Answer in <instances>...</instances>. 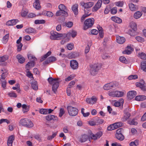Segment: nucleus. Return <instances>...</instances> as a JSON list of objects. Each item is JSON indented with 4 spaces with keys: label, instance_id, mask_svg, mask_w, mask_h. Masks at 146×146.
Masks as SVG:
<instances>
[{
    "label": "nucleus",
    "instance_id": "1",
    "mask_svg": "<svg viewBox=\"0 0 146 146\" xmlns=\"http://www.w3.org/2000/svg\"><path fill=\"white\" fill-rule=\"evenodd\" d=\"M90 72L93 76H95L97 74L99 70L101 68V66L98 64L90 65Z\"/></svg>",
    "mask_w": 146,
    "mask_h": 146
},
{
    "label": "nucleus",
    "instance_id": "2",
    "mask_svg": "<svg viewBox=\"0 0 146 146\" xmlns=\"http://www.w3.org/2000/svg\"><path fill=\"white\" fill-rule=\"evenodd\" d=\"M20 123L21 125L28 128H31L33 126L32 122L27 119H21L20 121Z\"/></svg>",
    "mask_w": 146,
    "mask_h": 146
},
{
    "label": "nucleus",
    "instance_id": "3",
    "mask_svg": "<svg viewBox=\"0 0 146 146\" xmlns=\"http://www.w3.org/2000/svg\"><path fill=\"white\" fill-rule=\"evenodd\" d=\"M94 19L93 18L88 19L84 21L85 26L84 29L86 30L88 29L91 27L94 23Z\"/></svg>",
    "mask_w": 146,
    "mask_h": 146
},
{
    "label": "nucleus",
    "instance_id": "4",
    "mask_svg": "<svg viewBox=\"0 0 146 146\" xmlns=\"http://www.w3.org/2000/svg\"><path fill=\"white\" fill-rule=\"evenodd\" d=\"M67 109L68 113L70 116H75L78 114V110L76 108L69 106L67 107Z\"/></svg>",
    "mask_w": 146,
    "mask_h": 146
},
{
    "label": "nucleus",
    "instance_id": "5",
    "mask_svg": "<svg viewBox=\"0 0 146 146\" xmlns=\"http://www.w3.org/2000/svg\"><path fill=\"white\" fill-rule=\"evenodd\" d=\"M50 33L51 36H50V38L52 40H56L57 38L59 37L64 38L67 36L65 34L58 33L54 31H52Z\"/></svg>",
    "mask_w": 146,
    "mask_h": 146
},
{
    "label": "nucleus",
    "instance_id": "6",
    "mask_svg": "<svg viewBox=\"0 0 146 146\" xmlns=\"http://www.w3.org/2000/svg\"><path fill=\"white\" fill-rule=\"evenodd\" d=\"M7 72H3L1 75V78H0V84L1 86L3 89L6 88L7 82L5 79L7 76Z\"/></svg>",
    "mask_w": 146,
    "mask_h": 146
},
{
    "label": "nucleus",
    "instance_id": "7",
    "mask_svg": "<svg viewBox=\"0 0 146 146\" xmlns=\"http://www.w3.org/2000/svg\"><path fill=\"white\" fill-rule=\"evenodd\" d=\"M118 84V83L116 82H110L105 84L104 86V89L105 90H109L117 86Z\"/></svg>",
    "mask_w": 146,
    "mask_h": 146
},
{
    "label": "nucleus",
    "instance_id": "8",
    "mask_svg": "<svg viewBox=\"0 0 146 146\" xmlns=\"http://www.w3.org/2000/svg\"><path fill=\"white\" fill-rule=\"evenodd\" d=\"M103 133L102 131H99L96 134L92 133L90 134L91 139L94 140H96L99 139L103 135Z\"/></svg>",
    "mask_w": 146,
    "mask_h": 146
},
{
    "label": "nucleus",
    "instance_id": "9",
    "mask_svg": "<svg viewBox=\"0 0 146 146\" xmlns=\"http://www.w3.org/2000/svg\"><path fill=\"white\" fill-rule=\"evenodd\" d=\"M81 5L84 8L86 9V10L89 11L90 8L92 7L94 5V3L92 2H90L85 3L81 2L80 3Z\"/></svg>",
    "mask_w": 146,
    "mask_h": 146
},
{
    "label": "nucleus",
    "instance_id": "10",
    "mask_svg": "<svg viewBox=\"0 0 146 146\" xmlns=\"http://www.w3.org/2000/svg\"><path fill=\"white\" fill-rule=\"evenodd\" d=\"M129 110V108H127L124 110V115L122 119L123 121H126L130 116V113L128 111Z\"/></svg>",
    "mask_w": 146,
    "mask_h": 146
},
{
    "label": "nucleus",
    "instance_id": "11",
    "mask_svg": "<svg viewBox=\"0 0 146 146\" xmlns=\"http://www.w3.org/2000/svg\"><path fill=\"white\" fill-rule=\"evenodd\" d=\"M136 86L139 87L142 91H145L146 90V84L144 81L142 82H137L136 83Z\"/></svg>",
    "mask_w": 146,
    "mask_h": 146
},
{
    "label": "nucleus",
    "instance_id": "12",
    "mask_svg": "<svg viewBox=\"0 0 146 146\" xmlns=\"http://www.w3.org/2000/svg\"><path fill=\"white\" fill-rule=\"evenodd\" d=\"M137 95V93L135 91H130L127 94V97L128 99L131 100L134 98Z\"/></svg>",
    "mask_w": 146,
    "mask_h": 146
},
{
    "label": "nucleus",
    "instance_id": "13",
    "mask_svg": "<svg viewBox=\"0 0 146 146\" xmlns=\"http://www.w3.org/2000/svg\"><path fill=\"white\" fill-rule=\"evenodd\" d=\"M45 118L48 121H50L52 120H53L55 121H57L58 120V117L56 116L50 114L46 116Z\"/></svg>",
    "mask_w": 146,
    "mask_h": 146
},
{
    "label": "nucleus",
    "instance_id": "14",
    "mask_svg": "<svg viewBox=\"0 0 146 146\" xmlns=\"http://www.w3.org/2000/svg\"><path fill=\"white\" fill-rule=\"evenodd\" d=\"M70 66L73 69H76L78 67V63L76 60H72L70 62Z\"/></svg>",
    "mask_w": 146,
    "mask_h": 146
},
{
    "label": "nucleus",
    "instance_id": "15",
    "mask_svg": "<svg viewBox=\"0 0 146 146\" xmlns=\"http://www.w3.org/2000/svg\"><path fill=\"white\" fill-rule=\"evenodd\" d=\"M86 102L89 104H93L96 102L97 98L95 96H92L91 98H87L86 100Z\"/></svg>",
    "mask_w": 146,
    "mask_h": 146
},
{
    "label": "nucleus",
    "instance_id": "16",
    "mask_svg": "<svg viewBox=\"0 0 146 146\" xmlns=\"http://www.w3.org/2000/svg\"><path fill=\"white\" fill-rule=\"evenodd\" d=\"M102 2V0H99L97 1L96 5L93 8V9H94L95 11H97L101 7Z\"/></svg>",
    "mask_w": 146,
    "mask_h": 146
},
{
    "label": "nucleus",
    "instance_id": "17",
    "mask_svg": "<svg viewBox=\"0 0 146 146\" xmlns=\"http://www.w3.org/2000/svg\"><path fill=\"white\" fill-rule=\"evenodd\" d=\"M19 21L18 19H12L8 21L7 22L6 24L8 26H13L16 25Z\"/></svg>",
    "mask_w": 146,
    "mask_h": 146
},
{
    "label": "nucleus",
    "instance_id": "18",
    "mask_svg": "<svg viewBox=\"0 0 146 146\" xmlns=\"http://www.w3.org/2000/svg\"><path fill=\"white\" fill-rule=\"evenodd\" d=\"M59 82H56L54 83L52 85V90L53 92L56 94L57 91L58 87H59Z\"/></svg>",
    "mask_w": 146,
    "mask_h": 146
},
{
    "label": "nucleus",
    "instance_id": "19",
    "mask_svg": "<svg viewBox=\"0 0 146 146\" xmlns=\"http://www.w3.org/2000/svg\"><path fill=\"white\" fill-rule=\"evenodd\" d=\"M88 138V135L84 134L82 135L79 138V141L81 143H83L87 140Z\"/></svg>",
    "mask_w": 146,
    "mask_h": 146
},
{
    "label": "nucleus",
    "instance_id": "20",
    "mask_svg": "<svg viewBox=\"0 0 146 146\" xmlns=\"http://www.w3.org/2000/svg\"><path fill=\"white\" fill-rule=\"evenodd\" d=\"M90 11V10L89 11H88L86 10V9H84V14L83 15L81 18V22H83L85 18L90 15L91 13L88 14Z\"/></svg>",
    "mask_w": 146,
    "mask_h": 146
},
{
    "label": "nucleus",
    "instance_id": "21",
    "mask_svg": "<svg viewBox=\"0 0 146 146\" xmlns=\"http://www.w3.org/2000/svg\"><path fill=\"white\" fill-rule=\"evenodd\" d=\"M16 58L18 60L19 62L21 64H23L25 61V59L23 56L20 54H18L16 56Z\"/></svg>",
    "mask_w": 146,
    "mask_h": 146
},
{
    "label": "nucleus",
    "instance_id": "22",
    "mask_svg": "<svg viewBox=\"0 0 146 146\" xmlns=\"http://www.w3.org/2000/svg\"><path fill=\"white\" fill-rule=\"evenodd\" d=\"M129 7L130 10L132 11H134L137 10L138 8V6L135 5L132 3H130L129 4Z\"/></svg>",
    "mask_w": 146,
    "mask_h": 146
},
{
    "label": "nucleus",
    "instance_id": "23",
    "mask_svg": "<svg viewBox=\"0 0 146 146\" xmlns=\"http://www.w3.org/2000/svg\"><path fill=\"white\" fill-rule=\"evenodd\" d=\"M78 5L77 4H75L72 6V9L73 12L75 15H77L78 14Z\"/></svg>",
    "mask_w": 146,
    "mask_h": 146
},
{
    "label": "nucleus",
    "instance_id": "24",
    "mask_svg": "<svg viewBox=\"0 0 146 146\" xmlns=\"http://www.w3.org/2000/svg\"><path fill=\"white\" fill-rule=\"evenodd\" d=\"M14 139V137L13 135H11L9 137L7 142L8 146H12L13 143Z\"/></svg>",
    "mask_w": 146,
    "mask_h": 146
},
{
    "label": "nucleus",
    "instance_id": "25",
    "mask_svg": "<svg viewBox=\"0 0 146 146\" xmlns=\"http://www.w3.org/2000/svg\"><path fill=\"white\" fill-rule=\"evenodd\" d=\"M34 7L37 10H39L40 8V1L39 0H35L33 4Z\"/></svg>",
    "mask_w": 146,
    "mask_h": 146
},
{
    "label": "nucleus",
    "instance_id": "26",
    "mask_svg": "<svg viewBox=\"0 0 146 146\" xmlns=\"http://www.w3.org/2000/svg\"><path fill=\"white\" fill-rule=\"evenodd\" d=\"M116 41L119 44H122L125 42V39L123 37H121L120 36H117Z\"/></svg>",
    "mask_w": 146,
    "mask_h": 146
},
{
    "label": "nucleus",
    "instance_id": "27",
    "mask_svg": "<svg viewBox=\"0 0 146 146\" xmlns=\"http://www.w3.org/2000/svg\"><path fill=\"white\" fill-rule=\"evenodd\" d=\"M111 20L118 23H120L122 22V20L120 18L116 17H111Z\"/></svg>",
    "mask_w": 146,
    "mask_h": 146
},
{
    "label": "nucleus",
    "instance_id": "28",
    "mask_svg": "<svg viewBox=\"0 0 146 146\" xmlns=\"http://www.w3.org/2000/svg\"><path fill=\"white\" fill-rule=\"evenodd\" d=\"M36 31L35 29L31 27L28 28L25 30V32L29 34L35 33L36 32Z\"/></svg>",
    "mask_w": 146,
    "mask_h": 146
},
{
    "label": "nucleus",
    "instance_id": "29",
    "mask_svg": "<svg viewBox=\"0 0 146 146\" xmlns=\"http://www.w3.org/2000/svg\"><path fill=\"white\" fill-rule=\"evenodd\" d=\"M22 111L23 113L27 112L29 109V106H27L26 104H23L22 106Z\"/></svg>",
    "mask_w": 146,
    "mask_h": 146
},
{
    "label": "nucleus",
    "instance_id": "30",
    "mask_svg": "<svg viewBox=\"0 0 146 146\" xmlns=\"http://www.w3.org/2000/svg\"><path fill=\"white\" fill-rule=\"evenodd\" d=\"M146 99V96L144 95L137 96L135 98V100L138 101H142Z\"/></svg>",
    "mask_w": 146,
    "mask_h": 146
},
{
    "label": "nucleus",
    "instance_id": "31",
    "mask_svg": "<svg viewBox=\"0 0 146 146\" xmlns=\"http://www.w3.org/2000/svg\"><path fill=\"white\" fill-rule=\"evenodd\" d=\"M142 15L141 12L137 11L135 13L134 15V17L135 19H138L140 18Z\"/></svg>",
    "mask_w": 146,
    "mask_h": 146
},
{
    "label": "nucleus",
    "instance_id": "32",
    "mask_svg": "<svg viewBox=\"0 0 146 146\" xmlns=\"http://www.w3.org/2000/svg\"><path fill=\"white\" fill-rule=\"evenodd\" d=\"M136 119L134 118L131 120L128 121V123L130 125H136L138 123L136 121Z\"/></svg>",
    "mask_w": 146,
    "mask_h": 146
},
{
    "label": "nucleus",
    "instance_id": "33",
    "mask_svg": "<svg viewBox=\"0 0 146 146\" xmlns=\"http://www.w3.org/2000/svg\"><path fill=\"white\" fill-rule=\"evenodd\" d=\"M124 93L123 92L115 91V97H121L123 96Z\"/></svg>",
    "mask_w": 146,
    "mask_h": 146
},
{
    "label": "nucleus",
    "instance_id": "34",
    "mask_svg": "<svg viewBox=\"0 0 146 146\" xmlns=\"http://www.w3.org/2000/svg\"><path fill=\"white\" fill-rule=\"evenodd\" d=\"M95 121H96V123L98 124H102L104 122V120L102 119L99 118L98 117H96L94 119Z\"/></svg>",
    "mask_w": 146,
    "mask_h": 146
},
{
    "label": "nucleus",
    "instance_id": "35",
    "mask_svg": "<svg viewBox=\"0 0 146 146\" xmlns=\"http://www.w3.org/2000/svg\"><path fill=\"white\" fill-rule=\"evenodd\" d=\"M35 60H31L30 62H29L26 65V66L27 68H29L30 66L33 67L35 64Z\"/></svg>",
    "mask_w": 146,
    "mask_h": 146
},
{
    "label": "nucleus",
    "instance_id": "36",
    "mask_svg": "<svg viewBox=\"0 0 146 146\" xmlns=\"http://www.w3.org/2000/svg\"><path fill=\"white\" fill-rule=\"evenodd\" d=\"M115 136L117 139L120 141H122L124 139V136L123 134L119 135V134H115Z\"/></svg>",
    "mask_w": 146,
    "mask_h": 146
},
{
    "label": "nucleus",
    "instance_id": "37",
    "mask_svg": "<svg viewBox=\"0 0 146 146\" xmlns=\"http://www.w3.org/2000/svg\"><path fill=\"white\" fill-rule=\"evenodd\" d=\"M136 31L130 29L128 30V33L131 36H134L136 34Z\"/></svg>",
    "mask_w": 146,
    "mask_h": 146
},
{
    "label": "nucleus",
    "instance_id": "38",
    "mask_svg": "<svg viewBox=\"0 0 146 146\" xmlns=\"http://www.w3.org/2000/svg\"><path fill=\"white\" fill-rule=\"evenodd\" d=\"M51 53L50 51H49L46 54L44 55L43 57H42L40 59V61L41 62L43 61L48 56L50 55Z\"/></svg>",
    "mask_w": 146,
    "mask_h": 146
},
{
    "label": "nucleus",
    "instance_id": "39",
    "mask_svg": "<svg viewBox=\"0 0 146 146\" xmlns=\"http://www.w3.org/2000/svg\"><path fill=\"white\" fill-rule=\"evenodd\" d=\"M139 145V140L136 139L134 141H132L129 143L130 146H137Z\"/></svg>",
    "mask_w": 146,
    "mask_h": 146
},
{
    "label": "nucleus",
    "instance_id": "40",
    "mask_svg": "<svg viewBox=\"0 0 146 146\" xmlns=\"http://www.w3.org/2000/svg\"><path fill=\"white\" fill-rule=\"evenodd\" d=\"M9 37V35L8 34L6 35L3 38L2 41L3 44H6L8 41Z\"/></svg>",
    "mask_w": 146,
    "mask_h": 146
},
{
    "label": "nucleus",
    "instance_id": "41",
    "mask_svg": "<svg viewBox=\"0 0 146 146\" xmlns=\"http://www.w3.org/2000/svg\"><path fill=\"white\" fill-rule=\"evenodd\" d=\"M31 86L33 89L35 90H37L38 86L37 84V82L35 81L32 82L31 84Z\"/></svg>",
    "mask_w": 146,
    "mask_h": 146
},
{
    "label": "nucleus",
    "instance_id": "42",
    "mask_svg": "<svg viewBox=\"0 0 146 146\" xmlns=\"http://www.w3.org/2000/svg\"><path fill=\"white\" fill-rule=\"evenodd\" d=\"M141 67L142 70L146 72V61H145L141 63Z\"/></svg>",
    "mask_w": 146,
    "mask_h": 146
},
{
    "label": "nucleus",
    "instance_id": "43",
    "mask_svg": "<svg viewBox=\"0 0 146 146\" xmlns=\"http://www.w3.org/2000/svg\"><path fill=\"white\" fill-rule=\"evenodd\" d=\"M45 23L44 20H36L35 21V24H43Z\"/></svg>",
    "mask_w": 146,
    "mask_h": 146
},
{
    "label": "nucleus",
    "instance_id": "44",
    "mask_svg": "<svg viewBox=\"0 0 146 146\" xmlns=\"http://www.w3.org/2000/svg\"><path fill=\"white\" fill-rule=\"evenodd\" d=\"M8 95L11 98H16L17 97V94L14 92H9Z\"/></svg>",
    "mask_w": 146,
    "mask_h": 146
},
{
    "label": "nucleus",
    "instance_id": "45",
    "mask_svg": "<svg viewBox=\"0 0 146 146\" xmlns=\"http://www.w3.org/2000/svg\"><path fill=\"white\" fill-rule=\"evenodd\" d=\"M131 29L134 30V31L137 30V25L136 23L132 22L130 23Z\"/></svg>",
    "mask_w": 146,
    "mask_h": 146
},
{
    "label": "nucleus",
    "instance_id": "46",
    "mask_svg": "<svg viewBox=\"0 0 146 146\" xmlns=\"http://www.w3.org/2000/svg\"><path fill=\"white\" fill-rule=\"evenodd\" d=\"M114 125L115 127V129H116L118 127H121L123 125V123L121 122H119L114 123Z\"/></svg>",
    "mask_w": 146,
    "mask_h": 146
},
{
    "label": "nucleus",
    "instance_id": "47",
    "mask_svg": "<svg viewBox=\"0 0 146 146\" xmlns=\"http://www.w3.org/2000/svg\"><path fill=\"white\" fill-rule=\"evenodd\" d=\"M115 126L114 123L110 125L107 128V130L109 131H111L115 129Z\"/></svg>",
    "mask_w": 146,
    "mask_h": 146
},
{
    "label": "nucleus",
    "instance_id": "48",
    "mask_svg": "<svg viewBox=\"0 0 146 146\" xmlns=\"http://www.w3.org/2000/svg\"><path fill=\"white\" fill-rule=\"evenodd\" d=\"M40 113L43 114H48V109H40L39 111Z\"/></svg>",
    "mask_w": 146,
    "mask_h": 146
},
{
    "label": "nucleus",
    "instance_id": "49",
    "mask_svg": "<svg viewBox=\"0 0 146 146\" xmlns=\"http://www.w3.org/2000/svg\"><path fill=\"white\" fill-rule=\"evenodd\" d=\"M128 78L129 80H135L138 78V76L136 75H131Z\"/></svg>",
    "mask_w": 146,
    "mask_h": 146
},
{
    "label": "nucleus",
    "instance_id": "50",
    "mask_svg": "<svg viewBox=\"0 0 146 146\" xmlns=\"http://www.w3.org/2000/svg\"><path fill=\"white\" fill-rule=\"evenodd\" d=\"M28 57L29 59L30 60H37V58L35 57L31 54L28 55Z\"/></svg>",
    "mask_w": 146,
    "mask_h": 146
},
{
    "label": "nucleus",
    "instance_id": "51",
    "mask_svg": "<svg viewBox=\"0 0 146 146\" xmlns=\"http://www.w3.org/2000/svg\"><path fill=\"white\" fill-rule=\"evenodd\" d=\"M119 60L122 62L127 63V61L126 58L123 56H121L119 59Z\"/></svg>",
    "mask_w": 146,
    "mask_h": 146
},
{
    "label": "nucleus",
    "instance_id": "52",
    "mask_svg": "<svg viewBox=\"0 0 146 146\" xmlns=\"http://www.w3.org/2000/svg\"><path fill=\"white\" fill-rule=\"evenodd\" d=\"M115 4L117 6L121 7L123 6V2L119 1L115 2Z\"/></svg>",
    "mask_w": 146,
    "mask_h": 146
},
{
    "label": "nucleus",
    "instance_id": "53",
    "mask_svg": "<svg viewBox=\"0 0 146 146\" xmlns=\"http://www.w3.org/2000/svg\"><path fill=\"white\" fill-rule=\"evenodd\" d=\"M8 58L6 56H0V62H3L5 61Z\"/></svg>",
    "mask_w": 146,
    "mask_h": 146
},
{
    "label": "nucleus",
    "instance_id": "54",
    "mask_svg": "<svg viewBox=\"0 0 146 146\" xmlns=\"http://www.w3.org/2000/svg\"><path fill=\"white\" fill-rule=\"evenodd\" d=\"M123 130L122 128H119L118 129L116 132L115 134L121 135V134H123Z\"/></svg>",
    "mask_w": 146,
    "mask_h": 146
},
{
    "label": "nucleus",
    "instance_id": "55",
    "mask_svg": "<svg viewBox=\"0 0 146 146\" xmlns=\"http://www.w3.org/2000/svg\"><path fill=\"white\" fill-rule=\"evenodd\" d=\"M117 8L114 7L111 10V14L114 15L117 12Z\"/></svg>",
    "mask_w": 146,
    "mask_h": 146
},
{
    "label": "nucleus",
    "instance_id": "56",
    "mask_svg": "<svg viewBox=\"0 0 146 146\" xmlns=\"http://www.w3.org/2000/svg\"><path fill=\"white\" fill-rule=\"evenodd\" d=\"M65 111L63 108H61L60 110V112L59 116L60 117H61L63 115Z\"/></svg>",
    "mask_w": 146,
    "mask_h": 146
},
{
    "label": "nucleus",
    "instance_id": "57",
    "mask_svg": "<svg viewBox=\"0 0 146 146\" xmlns=\"http://www.w3.org/2000/svg\"><path fill=\"white\" fill-rule=\"evenodd\" d=\"M4 122H6L7 124H9L10 123L9 121L7 119H2L0 120V124Z\"/></svg>",
    "mask_w": 146,
    "mask_h": 146
},
{
    "label": "nucleus",
    "instance_id": "58",
    "mask_svg": "<svg viewBox=\"0 0 146 146\" xmlns=\"http://www.w3.org/2000/svg\"><path fill=\"white\" fill-rule=\"evenodd\" d=\"M136 40L139 42H141L144 41L143 38L139 36H137L135 37Z\"/></svg>",
    "mask_w": 146,
    "mask_h": 146
},
{
    "label": "nucleus",
    "instance_id": "59",
    "mask_svg": "<svg viewBox=\"0 0 146 146\" xmlns=\"http://www.w3.org/2000/svg\"><path fill=\"white\" fill-rule=\"evenodd\" d=\"M58 8L60 10H65L66 9V7L63 4H61L58 6Z\"/></svg>",
    "mask_w": 146,
    "mask_h": 146
},
{
    "label": "nucleus",
    "instance_id": "60",
    "mask_svg": "<svg viewBox=\"0 0 146 146\" xmlns=\"http://www.w3.org/2000/svg\"><path fill=\"white\" fill-rule=\"evenodd\" d=\"M17 45V50L18 51H20L21 49V48L23 46V44L22 43H20V44H18Z\"/></svg>",
    "mask_w": 146,
    "mask_h": 146
},
{
    "label": "nucleus",
    "instance_id": "61",
    "mask_svg": "<svg viewBox=\"0 0 146 146\" xmlns=\"http://www.w3.org/2000/svg\"><path fill=\"white\" fill-rule=\"evenodd\" d=\"M50 62H53L55 61L56 60V58L54 56H50L48 58Z\"/></svg>",
    "mask_w": 146,
    "mask_h": 146
},
{
    "label": "nucleus",
    "instance_id": "62",
    "mask_svg": "<svg viewBox=\"0 0 146 146\" xmlns=\"http://www.w3.org/2000/svg\"><path fill=\"white\" fill-rule=\"evenodd\" d=\"M140 58L143 59H146V54L142 53L140 54Z\"/></svg>",
    "mask_w": 146,
    "mask_h": 146
},
{
    "label": "nucleus",
    "instance_id": "63",
    "mask_svg": "<svg viewBox=\"0 0 146 146\" xmlns=\"http://www.w3.org/2000/svg\"><path fill=\"white\" fill-rule=\"evenodd\" d=\"M131 51L132 50H130L127 49L126 50L123 51V54H129L131 53Z\"/></svg>",
    "mask_w": 146,
    "mask_h": 146
},
{
    "label": "nucleus",
    "instance_id": "64",
    "mask_svg": "<svg viewBox=\"0 0 146 146\" xmlns=\"http://www.w3.org/2000/svg\"><path fill=\"white\" fill-rule=\"evenodd\" d=\"M66 25L67 27L70 28L73 26V23L72 22H69L66 23Z\"/></svg>",
    "mask_w": 146,
    "mask_h": 146
}]
</instances>
